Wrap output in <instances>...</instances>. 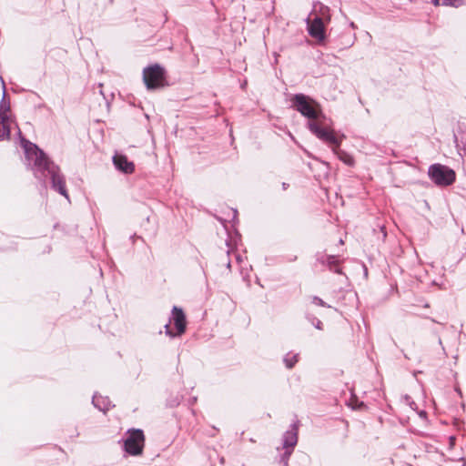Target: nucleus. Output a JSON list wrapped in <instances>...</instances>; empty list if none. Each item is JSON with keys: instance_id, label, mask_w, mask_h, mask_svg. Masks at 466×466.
Masks as SVG:
<instances>
[{"instance_id": "3", "label": "nucleus", "mask_w": 466, "mask_h": 466, "mask_svg": "<svg viewBox=\"0 0 466 466\" xmlns=\"http://www.w3.org/2000/svg\"><path fill=\"white\" fill-rule=\"evenodd\" d=\"M329 21V8L322 4L315 5L313 11L306 19L309 35L318 42L324 41L326 38L325 27Z\"/></svg>"}, {"instance_id": "9", "label": "nucleus", "mask_w": 466, "mask_h": 466, "mask_svg": "<svg viewBox=\"0 0 466 466\" xmlns=\"http://www.w3.org/2000/svg\"><path fill=\"white\" fill-rule=\"evenodd\" d=\"M113 163L116 168L123 173L131 174L134 172V163L132 161H129L125 155L116 154L113 157Z\"/></svg>"}, {"instance_id": "4", "label": "nucleus", "mask_w": 466, "mask_h": 466, "mask_svg": "<svg viewBox=\"0 0 466 466\" xmlns=\"http://www.w3.org/2000/svg\"><path fill=\"white\" fill-rule=\"evenodd\" d=\"M292 107L295 108L305 117L311 119V122H320L322 125L329 126L325 119L318 120L319 117V110L317 109V104L310 97L303 94H296L291 99ZM310 121L309 122V124Z\"/></svg>"}, {"instance_id": "10", "label": "nucleus", "mask_w": 466, "mask_h": 466, "mask_svg": "<svg viewBox=\"0 0 466 466\" xmlns=\"http://www.w3.org/2000/svg\"><path fill=\"white\" fill-rule=\"evenodd\" d=\"M298 442V428L296 424L291 425V429L288 430L282 438V448L294 450Z\"/></svg>"}, {"instance_id": "12", "label": "nucleus", "mask_w": 466, "mask_h": 466, "mask_svg": "<svg viewBox=\"0 0 466 466\" xmlns=\"http://www.w3.org/2000/svg\"><path fill=\"white\" fill-rule=\"evenodd\" d=\"M318 261L323 265H327L331 271L340 273L341 270L338 266V258L332 255H320L318 257Z\"/></svg>"}, {"instance_id": "17", "label": "nucleus", "mask_w": 466, "mask_h": 466, "mask_svg": "<svg viewBox=\"0 0 466 466\" xmlns=\"http://www.w3.org/2000/svg\"><path fill=\"white\" fill-rule=\"evenodd\" d=\"M348 405L351 407L352 410H360L362 407H365L364 403L362 401H358L356 397H351V399L349 400Z\"/></svg>"}, {"instance_id": "2", "label": "nucleus", "mask_w": 466, "mask_h": 466, "mask_svg": "<svg viewBox=\"0 0 466 466\" xmlns=\"http://www.w3.org/2000/svg\"><path fill=\"white\" fill-rule=\"evenodd\" d=\"M308 127L319 139L331 147L332 152L340 161L348 166L354 165L352 156L339 149V146L345 137L343 134L339 135L330 126L322 125L320 122H310L308 124Z\"/></svg>"}, {"instance_id": "23", "label": "nucleus", "mask_w": 466, "mask_h": 466, "mask_svg": "<svg viewBox=\"0 0 466 466\" xmlns=\"http://www.w3.org/2000/svg\"><path fill=\"white\" fill-rule=\"evenodd\" d=\"M353 43H354V40L350 41V42L348 43V46H351L353 45Z\"/></svg>"}, {"instance_id": "8", "label": "nucleus", "mask_w": 466, "mask_h": 466, "mask_svg": "<svg viewBox=\"0 0 466 466\" xmlns=\"http://www.w3.org/2000/svg\"><path fill=\"white\" fill-rule=\"evenodd\" d=\"M172 319L177 329V333L174 334L170 329L169 324L165 325L166 334L169 337L180 336L186 331V316L182 309L174 306L172 309Z\"/></svg>"}, {"instance_id": "5", "label": "nucleus", "mask_w": 466, "mask_h": 466, "mask_svg": "<svg viewBox=\"0 0 466 466\" xmlns=\"http://www.w3.org/2000/svg\"><path fill=\"white\" fill-rule=\"evenodd\" d=\"M143 81L148 90L160 89L167 86L166 70L158 64L148 66L143 70Z\"/></svg>"}, {"instance_id": "25", "label": "nucleus", "mask_w": 466, "mask_h": 466, "mask_svg": "<svg viewBox=\"0 0 466 466\" xmlns=\"http://www.w3.org/2000/svg\"><path fill=\"white\" fill-rule=\"evenodd\" d=\"M224 461H225L224 458H223V457H222V458H220V463H221V464H224Z\"/></svg>"}, {"instance_id": "18", "label": "nucleus", "mask_w": 466, "mask_h": 466, "mask_svg": "<svg viewBox=\"0 0 466 466\" xmlns=\"http://www.w3.org/2000/svg\"><path fill=\"white\" fill-rule=\"evenodd\" d=\"M307 319L311 322V324L318 329H322V322L315 317H310L307 315Z\"/></svg>"}, {"instance_id": "6", "label": "nucleus", "mask_w": 466, "mask_h": 466, "mask_svg": "<svg viewBox=\"0 0 466 466\" xmlns=\"http://www.w3.org/2000/svg\"><path fill=\"white\" fill-rule=\"evenodd\" d=\"M144 443L145 436L143 431L132 429L127 432V437L124 441V450L129 455L137 456L142 454Z\"/></svg>"}, {"instance_id": "21", "label": "nucleus", "mask_w": 466, "mask_h": 466, "mask_svg": "<svg viewBox=\"0 0 466 466\" xmlns=\"http://www.w3.org/2000/svg\"><path fill=\"white\" fill-rule=\"evenodd\" d=\"M381 231H382V233H383V238H385V237H386V235H387V233H386V231H385L384 228H381Z\"/></svg>"}, {"instance_id": "20", "label": "nucleus", "mask_w": 466, "mask_h": 466, "mask_svg": "<svg viewBox=\"0 0 466 466\" xmlns=\"http://www.w3.org/2000/svg\"><path fill=\"white\" fill-rule=\"evenodd\" d=\"M234 256H235V258H236L238 263H241L242 262V257L239 254L234 253Z\"/></svg>"}, {"instance_id": "1", "label": "nucleus", "mask_w": 466, "mask_h": 466, "mask_svg": "<svg viewBox=\"0 0 466 466\" xmlns=\"http://www.w3.org/2000/svg\"><path fill=\"white\" fill-rule=\"evenodd\" d=\"M3 86H5L4 83ZM12 131H15L21 138L25 155V165L33 171L35 177L39 180L48 177L52 188L69 199L66 179L59 167L51 161L36 145L21 137V131L10 111L9 102L5 101V89L4 88L3 98L0 102V140L9 139Z\"/></svg>"}, {"instance_id": "13", "label": "nucleus", "mask_w": 466, "mask_h": 466, "mask_svg": "<svg viewBox=\"0 0 466 466\" xmlns=\"http://www.w3.org/2000/svg\"><path fill=\"white\" fill-rule=\"evenodd\" d=\"M434 5H450L459 7L466 5V0H429Z\"/></svg>"}, {"instance_id": "15", "label": "nucleus", "mask_w": 466, "mask_h": 466, "mask_svg": "<svg viewBox=\"0 0 466 466\" xmlns=\"http://www.w3.org/2000/svg\"><path fill=\"white\" fill-rule=\"evenodd\" d=\"M457 147L460 152L466 156V131L460 135V139L457 143Z\"/></svg>"}, {"instance_id": "11", "label": "nucleus", "mask_w": 466, "mask_h": 466, "mask_svg": "<svg viewBox=\"0 0 466 466\" xmlns=\"http://www.w3.org/2000/svg\"><path fill=\"white\" fill-rule=\"evenodd\" d=\"M93 405L103 412L109 410L114 405L108 397L95 394L92 399Z\"/></svg>"}, {"instance_id": "14", "label": "nucleus", "mask_w": 466, "mask_h": 466, "mask_svg": "<svg viewBox=\"0 0 466 466\" xmlns=\"http://www.w3.org/2000/svg\"><path fill=\"white\" fill-rule=\"evenodd\" d=\"M298 361V353L289 352L283 358V362L288 369H292Z\"/></svg>"}, {"instance_id": "7", "label": "nucleus", "mask_w": 466, "mask_h": 466, "mask_svg": "<svg viewBox=\"0 0 466 466\" xmlns=\"http://www.w3.org/2000/svg\"><path fill=\"white\" fill-rule=\"evenodd\" d=\"M431 179L438 186H449L455 180V172L443 165L433 164L429 167Z\"/></svg>"}, {"instance_id": "22", "label": "nucleus", "mask_w": 466, "mask_h": 466, "mask_svg": "<svg viewBox=\"0 0 466 466\" xmlns=\"http://www.w3.org/2000/svg\"><path fill=\"white\" fill-rule=\"evenodd\" d=\"M227 268H231V261H230V260L227 263Z\"/></svg>"}, {"instance_id": "24", "label": "nucleus", "mask_w": 466, "mask_h": 466, "mask_svg": "<svg viewBox=\"0 0 466 466\" xmlns=\"http://www.w3.org/2000/svg\"><path fill=\"white\" fill-rule=\"evenodd\" d=\"M350 27H352V28L356 27V25H355V24L353 22L350 23Z\"/></svg>"}, {"instance_id": "16", "label": "nucleus", "mask_w": 466, "mask_h": 466, "mask_svg": "<svg viewBox=\"0 0 466 466\" xmlns=\"http://www.w3.org/2000/svg\"><path fill=\"white\" fill-rule=\"evenodd\" d=\"M284 450H285L284 453L279 458V463L281 464V466H289V460L290 455L293 452V450H291V449H284Z\"/></svg>"}, {"instance_id": "19", "label": "nucleus", "mask_w": 466, "mask_h": 466, "mask_svg": "<svg viewBox=\"0 0 466 466\" xmlns=\"http://www.w3.org/2000/svg\"><path fill=\"white\" fill-rule=\"evenodd\" d=\"M311 303L314 305H317V306H320V307L330 308L329 305H327L325 301H323L320 298H319L317 296H314L311 298Z\"/></svg>"}]
</instances>
